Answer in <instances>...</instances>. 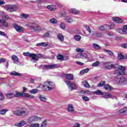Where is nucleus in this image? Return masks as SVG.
<instances>
[{"instance_id": "obj_1", "label": "nucleus", "mask_w": 127, "mask_h": 127, "mask_svg": "<svg viewBox=\"0 0 127 127\" xmlns=\"http://www.w3.org/2000/svg\"><path fill=\"white\" fill-rule=\"evenodd\" d=\"M63 76L68 80L64 81V82L67 86H68V89H70L71 91H72V90H76L77 86H76V84L74 83V82L71 81L74 80V74L72 73H64L63 74Z\"/></svg>"}, {"instance_id": "obj_2", "label": "nucleus", "mask_w": 127, "mask_h": 127, "mask_svg": "<svg viewBox=\"0 0 127 127\" xmlns=\"http://www.w3.org/2000/svg\"><path fill=\"white\" fill-rule=\"evenodd\" d=\"M28 27L32 29L35 32H40L42 30V28L39 25L36 24V23L31 22L28 25Z\"/></svg>"}, {"instance_id": "obj_3", "label": "nucleus", "mask_w": 127, "mask_h": 127, "mask_svg": "<svg viewBox=\"0 0 127 127\" xmlns=\"http://www.w3.org/2000/svg\"><path fill=\"white\" fill-rule=\"evenodd\" d=\"M3 8L7 10L8 12H14L16 11L17 9H18V7L16 5L14 4H8L3 6Z\"/></svg>"}, {"instance_id": "obj_4", "label": "nucleus", "mask_w": 127, "mask_h": 127, "mask_svg": "<svg viewBox=\"0 0 127 127\" xmlns=\"http://www.w3.org/2000/svg\"><path fill=\"white\" fill-rule=\"evenodd\" d=\"M43 87L45 91H51L52 89L54 88V85H53V83H52V82L46 81L43 84Z\"/></svg>"}, {"instance_id": "obj_5", "label": "nucleus", "mask_w": 127, "mask_h": 127, "mask_svg": "<svg viewBox=\"0 0 127 127\" xmlns=\"http://www.w3.org/2000/svg\"><path fill=\"white\" fill-rule=\"evenodd\" d=\"M116 81L118 82L121 85H126V84H127V78L125 76L117 75L116 77Z\"/></svg>"}, {"instance_id": "obj_6", "label": "nucleus", "mask_w": 127, "mask_h": 127, "mask_svg": "<svg viewBox=\"0 0 127 127\" xmlns=\"http://www.w3.org/2000/svg\"><path fill=\"white\" fill-rule=\"evenodd\" d=\"M126 73V67L122 65H119L118 69L115 71V74L121 76V75H124Z\"/></svg>"}, {"instance_id": "obj_7", "label": "nucleus", "mask_w": 127, "mask_h": 127, "mask_svg": "<svg viewBox=\"0 0 127 127\" xmlns=\"http://www.w3.org/2000/svg\"><path fill=\"white\" fill-rule=\"evenodd\" d=\"M41 58H43V59H46L47 57L44 56V55H42L41 54H33V59H31V61L33 62V63H35L39 60V59H40Z\"/></svg>"}, {"instance_id": "obj_8", "label": "nucleus", "mask_w": 127, "mask_h": 127, "mask_svg": "<svg viewBox=\"0 0 127 127\" xmlns=\"http://www.w3.org/2000/svg\"><path fill=\"white\" fill-rule=\"evenodd\" d=\"M13 114L15 116H25L26 115V110L23 109H17L14 111Z\"/></svg>"}, {"instance_id": "obj_9", "label": "nucleus", "mask_w": 127, "mask_h": 127, "mask_svg": "<svg viewBox=\"0 0 127 127\" xmlns=\"http://www.w3.org/2000/svg\"><path fill=\"white\" fill-rule=\"evenodd\" d=\"M13 27L15 28L16 31H17V32H19L20 33L23 32V31H24V29L23 27L21 26L20 25H19L16 23H13Z\"/></svg>"}, {"instance_id": "obj_10", "label": "nucleus", "mask_w": 127, "mask_h": 127, "mask_svg": "<svg viewBox=\"0 0 127 127\" xmlns=\"http://www.w3.org/2000/svg\"><path fill=\"white\" fill-rule=\"evenodd\" d=\"M116 31L118 33L121 34H127V25H124L123 28L117 29Z\"/></svg>"}, {"instance_id": "obj_11", "label": "nucleus", "mask_w": 127, "mask_h": 127, "mask_svg": "<svg viewBox=\"0 0 127 127\" xmlns=\"http://www.w3.org/2000/svg\"><path fill=\"white\" fill-rule=\"evenodd\" d=\"M40 119L41 118L37 116H32L28 119V122L29 124H31L32 123H34V122H37L40 120Z\"/></svg>"}, {"instance_id": "obj_12", "label": "nucleus", "mask_w": 127, "mask_h": 127, "mask_svg": "<svg viewBox=\"0 0 127 127\" xmlns=\"http://www.w3.org/2000/svg\"><path fill=\"white\" fill-rule=\"evenodd\" d=\"M28 94L26 93H21L19 92H16L15 94L14 95V97L15 98H17L18 97H24V98H28Z\"/></svg>"}, {"instance_id": "obj_13", "label": "nucleus", "mask_w": 127, "mask_h": 127, "mask_svg": "<svg viewBox=\"0 0 127 127\" xmlns=\"http://www.w3.org/2000/svg\"><path fill=\"white\" fill-rule=\"evenodd\" d=\"M118 114H119L120 115H122L123 116H127V107H124V108H121V109L119 110Z\"/></svg>"}, {"instance_id": "obj_14", "label": "nucleus", "mask_w": 127, "mask_h": 127, "mask_svg": "<svg viewBox=\"0 0 127 127\" xmlns=\"http://www.w3.org/2000/svg\"><path fill=\"white\" fill-rule=\"evenodd\" d=\"M45 68L49 70V69H56V68H58V64H47L45 65Z\"/></svg>"}, {"instance_id": "obj_15", "label": "nucleus", "mask_w": 127, "mask_h": 127, "mask_svg": "<svg viewBox=\"0 0 127 127\" xmlns=\"http://www.w3.org/2000/svg\"><path fill=\"white\" fill-rule=\"evenodd\" d=\"M102 97L105 99H111L113 98V95L109 93L103 92Z\"/></svg>"}, {"instance_id": "obj_16", "label": "nucleus", "mask_w": 127, "mask_h": 127, "mask_svg": "<svg viewBox=\"0 0 127 127\" xmlns=\"http://www.w3.org/2000/svg\"><path fill=\"white\" fill-rule=\"evenodd\" d=\"M112 19L114 21L117 22V23H123V20L122 19L118 17H113Z\"/></svg>"}, {"instance_id": "obj_17", "label": "nucleus", "mask_w": 127, "mask_h": 127, "mask_svg": "<svg viewBox=\"0 0 127 127\" xmlns=\"http://www.w3.org/2000/svg\"><path fill=\"white\" fill-rule=\"evenodd\" d=\"M48 46V43L47 42H42L36 44V46L38 47H46V46Z\"/></svg>"}, {"instance_id": "obj_18", "label": "nucleus", "mask_w": 127, "mask_h": 127, "mask_svg": "<svg viewBox=\"0 0 127 127\" xmlns=\"http://www.w3.org/2000/svg\"><path fill=\"white\" fill-rule=\"evenodd\" d=\"M0 23H2L5 27H8V23L6 22V20L5 19H0Z\"/></svg>"}, {"instance_id": "obj_19", "label": "nucleus", "mask_w": 127, "mask_h": 127, "mask_svg": "<svg viewBox=\"0 0 127 127\" xmlns=\"http://www.w3.org/2000/svg\"><path fill=\"white\" fill-rule=\"evenodd\" d=\"M26 124V122L25 121H21L19 123L16 124L15 126L16 127H23V126H25Z\"/></svg>"}, {"instance_id": "obj_20", "label": "nucleus", "mask_w": 127, "mask_h": 127, "mask_svg": "<svg viewBox=\"0 0 127 127\" xmlns=\"http://www.w3.org/2000/svg\"><path fill=\"white\" fill-rule=\"evenodd\" d=\"M104 89L106 91H112V90H113V89H114V88L109 84H105L104 85Z\"/></svg>"}, {"instance_id": "obj_21", "label": "nucleus", "mask_w": 127, "mask_h": 127, "mask_svg": "<svg viewBox=\"0 0 127 127\" xmlns=\"http://www.w3.org/2000/svg\"><path fill=\"white\" fill-rule=\"evenodd\" d=\"M47 8L52 11L56 9V6L55 5H49L47 6Z\"/></svg>"}, {"instance_id": "obj_22", "label": "nucleus", "mask_w": 127, "mask_h": 127, "mask_svg": "<svg viewBox=\"0 0 127 127\" xmlns=\"http://www.w3.org/2000/svg\"><path fill=\"white\" fill-rule=\"evenodd\" d=\"M77 57H79V58H87V57H88V56L87 55V54L84 53H79L77 54Z\"/></svg>"}, {"instance_id": "obj_23", "label": "nucleus", "mask_w": 127, "mask_h": 127, "mask_svg": "<svg viewBox=\"0 0 127 127\" xmlns=\"http://www.w3.org/2000/svg\"><path fill=\"white\" fill-rule=\"evenodd\" d=\"M5 96L6 98H7L8 99H11V98L15 97L13 93H6L5 94Z\"/></svg>"}, {"instance_id": "obj_24", "label": "nucleus", "mask_w": 127, "mask_h": 127, "mask_svg": "<svg viewBox=\"0 0 127 127\" xmlns=\"http://www.w3.org/2000/svg\"><path fill=\"white\" fill-rule=\"evenodd\" d=\"M67 111L69 113H73L74 112V107H73V105L71 104L68 105Z\"/></svg>"}, {"instance_id": "obj_25", "label": "nucleus", "mask_w": 127, "mask_h": 127, "mask_svg": "<svg viewBox=\"0 0 127 127\" xmlns=\"http://www.w3.org/2000/svg\"><path fill=\"white\" fill-rule=\"evenodd\" d=\"M11 59L13 60L15 64H16L18 63V58H17L16 56H12L11 57Z\"/></svg>"}, {"instance_id": "obj_26", "label": "nucleus", "mask_w": 127, "mask_h": 127, "mask_svg": "<svg viewBox=\"0 0 127 127\" xmlns=\"http://www.w3.org/2000/svg\"><path fill=\"white\" fill-rule=\"evenodd\" d=\"M10 75H11L12 76H20L22 75V74H21L19 72H17L15 71H12L10 73Z\"/></svg>"}, {"instance_id": "obj_27", "label": "nucleus", "mask_w": 127, "mask_h": 127, "mask_svg": "<svg viewBox=\"0 0 127 127\" xmlns=\"http://www.w3.org/2000/svg\"><path fill=\"white\" fill-rule=\"evenodd\" d=\"M23 55L26 57H31L32 59H33V54H31L29 52L23 53Z\"/></svg>"}, {"instance_id": "obj_28", "label": "nucleus", "mask_w": 127, "mask_h": 127, "mask_svg": "<svg viewBox=\"0 0 127 127\" xmlns=\"http://www.w3.org/2000/svg\"><path fill=\"white\" fill-rule=\"evenodd\" d=\"M82 84L85 88H90L91 87L88 81L86 80L82 81Z\"/></svg>"}, {"instance_id": "obj_29", "label": "nucleus", "mask_w": 127, "mask_h": 127, "mask_svg": "<svg viewBox=\"0 0 127 127\" xmlns=\"http://www.w3.org/2000/svg\"><path fill=\"white\" fill-rule=\"evenodd\" d=\"M105 85H106V81H101L97 85V87H99V88H101L102 87H104V86H105Z\"/></svg>"}, {"instance_id": "obj_30", "label": "nucleus", "mask_w": 127, "mask_h": 127, "mask_svg": "<svg viewBox=\"0 0 127 127\" xmlns=\"http://www.w3.org/2000/svg\"><path fill=\"white\" fill-rule=\"evenodd\" d=\"M70 13H73V14H78L79 11L75 9H69Z\"/></svg>"}, {"instance_id": "obj_31", "label": "nucleus", "mask_w": 127, "mask_h": 127, "mask_svg": "<svg viewBox=\"0 0 127 127\" xmlns=\"http://www.w3.org/2000/svg\"><path fill=\"white\" fill-rule=\"evenodd\" d=\"M89 71H90V68H87L85 69H83L81 71H80V74L81 75H84V74H85V73H88V72H89Z\"/></svg>"}, {"instance_id": "obj_32", "label": "nucleus", "mask_w": 127, "mask_h": 127, "mask_svg": "<svg viewBox=\"0 0 127 127\" xmlns=\"http://www.w3.org/2000/svg\"><path fill=\"white\" fill-rule=\"evenodd\" d=\"M39 99L41 102H45L46 101H47V98H46V97H44L43 95H40Z\"/></svg>"}, {"instance_id": "obj_33", "label": "nucleus", "mask_w": 127, "mask_h": 127, "mask_svg": "<svg viewBox=\"0 0 127 127\" xmlns=\"http://www.w3.org/2000/svg\"><path fill=\"white\" fill-rule=\"evenodd\" d=\"M58 38L59 40H60V41H64V36H63L61 34H58Z\"/></svg>"}, {"instance_id": "obj_34", "label": "nucleus", "mask_w": 127, "mask_h": 127, "mask_svg": "<svg viewBox=\"0 0 127 127\" xmlns=\"http://www.w3.org/2000/svg\"><path fill=\"white\" fill-rule=\"evenodd\" d=\"M73 38L76 40V41H80V40H81V37L79 35H75L74 36Z\"/></svg>"}, {"instance_id": "obj_35", "label": "nucleus", "mask_w": 127, "mask_h": 127, "mask_svg": "<svg viewBox=\"0 0 127 127\" xmlns=\"http://www.w3.org/2000/svg\"><path fill=\"white\" fill-rule=\"evenodd\" d=\"M105 29H108L107 25H104V26H101L98 27V29L101 31L105 30Z\"/></svg>"}, {"instance_id": "obj_36", "label": "nucleus", "mask_w": 127, "mask_h": 127, "mask_svg": "<svg viewBox=\"0 0 127 127\" xmlns=\"http://www.w3.org/2000/svg\"><path fill=\"white\" fill-rule=\"evenodd\" d=\"M103 93V92H102V91H101L100 90H97L96 91H94L93 92V94L94 95H101V96H102Z\"/></svg>"}, {"instance_id": "obj_37", "label": "nucleus", "mask_w": 127, "mask_h": 127, "mask_svg": "<svg viewBox=\"0 0 127 127\" xmlns=\"http://www.w3.org/2000/svg\"><path fill=\"white\" fill-rule=\"evenodd\" d=\"M93 47L94 49H96L97 50H100V49H101V47L98 46L97 44H93Z\"/></svg>"}, {"instance_id": "obj_38", "label": "nucleus", "mask_w": 127, "mask_h": 127, "mask_svg": "<svg viewBox=\"0 0 127 127\" xmlns=\"http://www.w3.org/2000/svg\"><path fill=\"white\" fill-rule=\"evenodd\" d=\"M29 93H31V94H37L38 93V89H34L29 90Z\"/></svg>"}, {"instance_id": "obj_39", "label": "nucleus", "mask_w": 127, "mask_h": 127, "mask_svg": "<svg viewBox=\"0 0 127 127\" xmlns=\"http://www.w3.org/2000/svg\"><path fill=\"white\" fill-rule=\"evenodd\" d=\"M8 111V109H2L0 110V115H5Z\"/></svg>"}, {"instance_id": "obj_40", "label": "nucleus", "mask_w": 127, "mask_h": 127, "mask_svg": "<svg viewBox=\"0 0 127 127\" xmlns=\"http://www.w3.org/2000/svg\"><path fill=\"white\" fill-rule=\"evenodd\" d=\"M50 22L53 24H55L56 23H57L58 21L56 18H53L50 19Z\"/></svg>"}, {"instance_id": "obj_41", "label": "nucleus", "mask_w": 127, "mask_h": 127, "mask_svg": "<svg viewBox=\"0 0 127 127\" xmlns=\"http://www.w3.org/2000/svg\"><path fill=\"white\" fill-rule=\"evenodd\" d=\"M21 17H22V18H24V19H26L27 17H29V15L25 13H23L21 15Z\"/></svg>"}, {"instance_id": "obj_42", "label": "nucleus", "mask_w": 127, "mask_h": 127, "mask_svg": "<svg viewBox=\"0 0 127 127\" xmlns=\"http://www.w3.org/2000/svg\"><path fill=\"white\" fill-rule=\"evenodd\" d=\"M114 27H115V24L112 23L110 25H107V28H109L110 30L114 29Z\"/></svg>"}, {"instance_id": "obj_43", "label": "nucleus", "mask_w": 127, "mask_h": 127, "mask_svg": "<svg viewBox=\"0 0 127 127\" xmlns=\"http://www.w3.org/2000/svg\"><path fill=\"white\" fill-rule=\"evenodd\" d=\"M124 55H123L122 53H119L118 54V60H122L124 59Z\"/></svg>"}, {"instance_id": "obj_44", "label": "nucleus", "mask_w": 127, "mask_h": 127, "mask_svg": "<svg viewBox=\"0 0 127 127\" xmlns=\"http://www.w3.org/2000/svg\"><path fill=\"white\" fill-rule=\"evenodd\" d=\"M57 58L58 60H64V57L62 55H59L57 56Z\"/></svg>"}, {"instance_id": "obj_45", "label": "nucleus", "mask_w": 127, "mask_h": 127, "mask_svg": "<svg viewBox=\"0 0 127 127\" xmlns=\"http://www.w3.org/2000/svg\"><path fill=\"white\" fill-rule=\"evenodd\" d=\"M84 27H85L87 31L89 32V33H91V32H92L91 28H90V26H89L88 25H84Z\"/></svg>"}, {"instance_id": "obj_46", "label": "nucleus", "mask_w": 127, "mask_h": 127, "mask_svg": "<svg viewBox=\"0 0 127 127\" xmlns=\"http://www.w3.org/2000/svg\"><path fill=\"white\" fill-rule=\"evenodd\" d=\"M100 65V62L96 61L92 64L93 67H98Z\"/></svg>"}, {"instance_id": "obj_47", "label": "nucleus", "mask_w": 127, "mask_h": 127, "mask_svg": "<svg viewBox=\"0 0 127 127\" xmlns=\"http://www.w3.org/2000/svg\"><path fill=\"white\" fill-rule=\"evenodd\" d=\"M118 67H119V66L117 64H111L110 69H116V68H118Z\"/></svg>"}, {"instance_id": "obj_48", "label": "nucleus", "mask_w": 127, "mask_h": 127, "mask_svg": "<svg viewBox=\"0 0 127 127\" xmlns=\"http://www.w3.org/2000/svg\"><path fill=\"white\" fill-rule=\"evenodd\" d=\"M60 27L61 28H62V29H63L64 30L66 28V25L64 23H62L60 24Z\"/></svg>"}, {"instance_id": "obj_49", "label": "nucleus", "mask_w": 127, "mask_h": 127, "mask_svg": "<svg viewBox=\"0 0 127 127\" xmlns=\"http://www.w3.org/2000/svg\"><path fill=\"white\" fill-rule=\"evenodd\" d=\"M47 124V121H46V120L44 121L41 125V127H46Z\"/></svg>"}, {"instance_id": "obj_50", "label": "nucleus", "mask_w": 127, "mask_h": 127, "mask_svg": "<svg viewBox=\"0 0 127 127\" xmlns=\"http://www.w3.org/2000/svg\"><path fill=\"white\" fill-rule=\"evenodd\" d=\"M3 100H4V95L0 92V101H3Z\"/></svg>"}, {"instance_id": "obj_51", "label": "nucleus", "mask_w": 127, "mask_h": 127, "mask_svg": "<svg viewBox=\"0 0 127 127\" xmlns=\"http://www.w3.org/2000/svg\"><path fill=\"white\" fill-rule=\"evenodd\" d=\"M65 20H66L67 22H73V19L70 17H67L65 19Z\"/></svg>"}, {"instance_id": "obj_52", "label": "nucleus", "mask_w": 127, "mask_h": 127, "mask_svg": "<svg viewBox=\"0 0 127 127\" xmlns=\"http://www.w3.org/2000/svg\"><path fill=\"white\" fill-rule=\"evenodd\" d=\"M111 64L110 63H106L105 64V67L106 69H111Z\"/></svg>"}, {"instance_id": "obj_53", "label": "nucleus", "mask_w": 127, "mask_h": 127, "mask_svg": "<svg viewBox=\"0 0 127 127\" xmlns=\"http://www.w3.org/2000/svg\"><path fill=\"white\" fill-rule=\"evenodd\" d=\"M104 51H105V52H107V53H108L110 56H113V55H114V53H112V51H109L108 50H104Z\"/></svg>"}, {"instance_id": "obj_54", "label": "nucleus", "mask_w": 127, "mask_h": 127, "mask_svg": "<svg viewBox=\"0 0 127 127\" xmlns=\"http://www.w3.org/2000/svg\"><path fill=\"white\" fill-rule=\"evenodd\" d=\"M82 100L83 101H85V102H88L89 99L88 97L86 96H82Z\"/></svg>"}, {"instance_id": "obj_55", "label": "nucleus", "mask_w": 127, "mask_h": 127, "mask_svg": "<svg viewBox=\"0 0 127 127\" xmlns=\"http://www.w3.org/2000/svg\"><path fill=\"white\" fill-rule=\"evenodd\" d=\"M76 52H78L79 53H83L84 52V50L80 48H77L76 49Z\"/></svg>"}, {"instance_id": "obj_56", "label": "nucleus", "mask_w": 127, "mask_h": 127, "mask_svg": "<svg viewBox=\"0 0 127 127\" xmlns=\"http://www.w3.org/2000/svg\"><path fill=\"white\" fill-rule=\"evenodd\" d=\"M95 36L96 37H102V36H103V34L102 33L98 32L95 34Z\"/></svg>"}, {"instance_id": "obj_57", "label": "nucleus", "mask_w": 127, "mask_h": 127, "mask_svg": "<svg viewBox=\"0 0 127 127\" xmlns=\"http://www.w3.org/2000/svg\"><path fill=\"white\" fill-rule=\"evenodd\" d=\"M88 92V91H84V90L79 91H78V94H87Z\"/></svg>"}, {"instance_id": "obj_58", "label": "nucleus", "mask_w": 127, "mask_h": 127, "mask_svg": "<svg viewBox=\"0 0 127 127\" xmlns=\"http://www.w3.org/2000/svg\"><path fill=\"white\" fill-rule=\"evenodd\" d=\"M5 62H6V60H5V59L1 58L0 59V64L1 63H5Z\"/></svg>"}, {"instance_id": "obj_59", "label": "nucleus", "mask_w": 127, "mask_h": 127, "mask_svg": "<svg viewBox=\"0 0 127 127\" xmlns=\"http://www.w3.org/2000/svg\"><path fill=\"white\" fill-rule=\"evenodd\" d=\"M121 47L122 48H127V44H122L121 45Z\"/></svg>"}, {"instance_id": "obj_60", "label": "nucleus", "mask_w": 127, "mask_h": 127, "mask_svg": "<svg viewBox=\"0 0 127 127\" xmlns=\"http://www.w3.org/2000/svg\"><path fill=\"white\" fill-rule=\"evenodd\" d=\"M31 127H39V125L37 123L32 124Z\"/></svg>"}, {"instance_id": "obj_61", "label": "nucleus", "mask_w": 127, "mask_h": 127, "mask_svg": "<svg viewBox=\"0 0 127 127\" xmlns=\"http://www.w3.org/2000/svg\"><path fill=\"white\" fill-rule=\"evenodd\" d=\"M44 36L45 37H49V36H50V33L47 32L44 35Z\"/></svg>"}, {"instance_id": "obj_62", "label": "nucleus", "mask_w": 127, "mask_h": 127, "mask_svg": "<svg viewBox=\"0 0 127 127\" xmlns=\"http://www.w3.org/2000/svg\"><path fill=\"white\" fill-rule=\"evenodd\" d=\"M76 63L77 65H79V66H83V65H84L83 63H81L80 62H76Z\"/></svg>"}, {"instance_id": "obj_63", "label": "nucleus", "mask_w": 127, "mask_h": 127, "mask_svg": "<svg viewBox=\"0 0 127 127\" xmlns=\"http://www.w3.org/2000/svg\"><path fill=\"white\" fill-rule=\"evenodd\" d=\"M0 35H1L2 36H6V34H5L3 32H1L0 31Z\"/></svg>"}, {"instance_id": "obj_64", "label": "nucleus", "mask_w": 127, "mask_h": 127, "mask_svg": "<svg viewBox=\"0 0 127 127\" xmlns=\"http://www.w3.org/2000/svg\"><path fill=\"white\" fill-rule=\"evenodd\" d=\"M80 127V124L79 123H76L73 127Z\"/></svg>"}]
</instances>
